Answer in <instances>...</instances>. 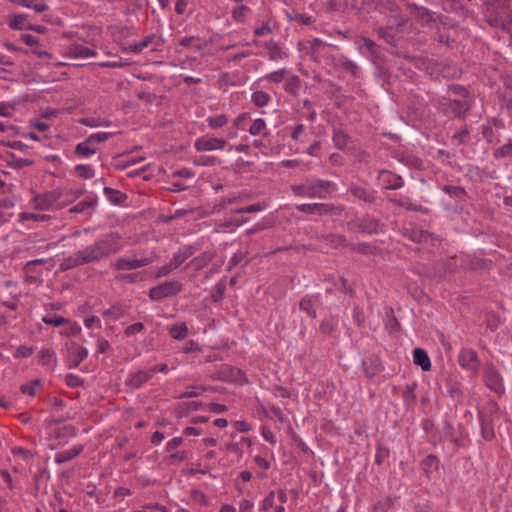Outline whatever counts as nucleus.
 <instances>
[{
  "label": "nucleus",
  "mask_w": 512,
  "mask_h": 512,
  "mask_svg": "<svg viewBox=\"0 0 512 512\" xmlns=\"http://www.w3.org/2000/svg\"><path fill=\"white\" fill-rule=\"evenodd\" d=\"M122 248V239L119 234L103 235L93 244L65 257L60 264V270L67 271L86 264L100 262L110 255L118 253Z\"/></svg>",
  "instance_id": "f257e3e1"
},
{
  "label": "nucleus",
  "mask_w": 512,
  "mask_h": 512,
  "mask_svg": "<svg viewBox=\"0 0 512 512\" xmlns=\"http://www.w3.org/2000/svg\"><path fill=\"white\" fill-rule=\"evenodd\" d=\"M297 210L300 212L322 215L329 213L332 210V206L325 203L301 204L297 206Z\"/></svg>",
  "instance_id": "a211bd4d"
},
{
  "label": "nucleus",
  "mask_w": 512,
  "mask_h": 512,
  "mask_svg": "<svg viewBox=\"0 0 512 512\" xmlns=\"http://www.w3.org/2000/svg\"><path fill=\"white\" fill-rule=\"evenodd\" d=\"M170 336L175 340H183L188 336L189 330L185 323L175 324L168 329Z\"/></svg>",
  "instance_id": "7c9ffc66"
},
{
  "label": "nucleus",
  "mask_w": 512,
  "mask_h": 512,
  "mask_svg": "<svg viewBox=\"0 0 512 512\" xmlns=\"http://www.w3.org/2000/svg\"><path fill=\"white\" fill-rule=\"evenodd\" d=\"M390 450L388 447L384 446L381 443H378L376 446V454H375V463L380 466L383 462L389 458Z\"/></svg>",
  "instance_id": "49530a36"
},
{
  "label": "nucleus",
  "mask_w": 512,
  "mask_h": 512,
  "mask_svg": "<svg viewBox=\"0 0 512 512\" xmlns=\"http://www.w3.org/2000/svg\"><path fill=\"white\" fill-rule=\"evenodd\" d=\"M389 201L391 203H393L394 205H397L399 207H403V208H406L408 210H412V211H417L418 208L417 206H415L409 197L407 196H394V197H390L389 198Z\"/></svg>",
  "instance_id": "a19ab883"
},
{
  "label": "nucleus",
  "mask_w": 512,
  "mask_h": 512,
  "mask_svg": "<svg viewBox=\"0 0 512 512\" xmlns=\"http://www.w3.org/2000/svg\"><path fill=\"white\" fill-rule=\"evenodd\" d=\"M411 7L414 8V16L422 24H428L433 21V15L427 8L417 5H411Z\"/></svg>",
  "instance_id": "72a5a7b5"
},
{
  "label": "nucleus",
  "mask_w": 512,
  "mask_h": 512,
  "mask_svg": "<svg viewBox=\"0 0 512 512\" xmlns=\"http://www.w3.org/2000/svg\"><path fill=\"white\" fill-rule=\"evenodd\" d=\"M11 2L25 8L33 9L37 13L48 10V5L45 0H11Z\"/></svg>",
  "instance_id": "4be33fe9"
},
{
  "label": "nucleus",
  "mask_w": 512,
  "mask_h": 512,
  "mask_svg": "<svg viewBox=\"0 0 512 512\" xmlns=\"http://www.w3.org/2000/svg\"><path fill=\"white\" fill-rule=\"evenodd\" d=\"M153 39L154 35H148L140 42L131 44L123 48V51L138 54L142 52L145 48H147L152 43Z\"/></svg>",
  "instance_id": "c756f323"
},
{
  "label": "nucleus",
  "mask_w": 512,
  "mask_h": 512,
  "mask_svg": "<svg viewBox=\"0 0 512 512\" xmlns=\"http://www.w3.org/2000/svg\"><path fill=\"white\" fill-rule=\"evenodd\" d=\"M34 353V349L31 346L21 345L19 346L14 354L15 358H27Z\"/></svg>",
  "instance_id": "e2e57ef3"
},
{
  "label": "nucleus",
  "mask_w": 512,
  "mask_h": 512,
  "mask_svg": "<svg viewBox=\"0 0 512 512\" xmlns=\"http://www.w3.org/2000/svg\"><path fill=\"white\" fill-rule=\"evenodd\" d=\"M33 164L32 160L25 159V158H19L14 155H12V161L9 163L10 167L15 169H21L27 166H31Z\"/></svg>",
  "instance_id": "5fc2aeb1"
},
{
  "label": "nucleus",
  "mask_w": 512,
  "mask_h": 512,
  "mask_svg": "<svg viewBox=\"0 0 512 512\" xmlns=\"http://www.w3.org/2000/svg\"><path fill=\"white\" fill-rule=\"evenodd\" d=\"M248 12H249L248 7H246L244 5H240V6L235 7L232 10V17L234 20L241 22V21H243V19L245 18V16L247 15Z\"/></svg>",
  "instance_id": "052dcab7"
},
{
  "label": "nucleus",
  "mask_w": 512,
  "mask_h": 512,
  "mask_svg": "<svg viewBox=\"0 0 512 512\" xmlns=\"http://www.w3.org/2000/svg\"><path fill=\"white\" fill-rule=\"evenodd\" d=\"M487 22L505 31L512 30V1L496 0L492 2L485 14Z\"/></svg>",
  "instance_id": "f03ea898"
},
{
  "label": "nucleus",
  "mask_w": 512,
  "mask_h": 512,
  "mask_svg": "<svg viewBox=\"0 0 512 512\" xmlns=\"http://www.w3.org/2000/svg\"><path fill=\"white\" fill-rule=\"evenodd\" d=\"M218 162V158L216 156H208V155H202V156H199L196 160H195V163L197 165H201V166H212L214 164H216Z\"/></svg>",
  "instance_id": "0e129e2a"
},
{
  "label": "nucleus",
  "mask_w": 512,
  "mask_h": 512,
  "mask_svg": "<svg viewBox=\"0 0 512 512\" xmlns=\"http://www.w3.org/2000/svg\"><path fill=\"white\" fill-rule=\"evenodd\" d=\"M191 454H192L191 451H187V450L176 451V452L170 454L166 458V461L168 464L173 465L175 463L182 462V461L189 459L191 457Z\"/></svg>",
  "instance_id": "c03bdc74"
},
{
  "label": "nucleus",
  "mask_w": 512,
  "mask_h": 512,
  "mask_svg": "<svg viewBox=\"0 0 512 512\" xmlns=\"http://www.w3.org/2000/svg\"><path fill=\"white\" fill-rule=\"evenodd\" d=\"M227 140L224 138L214 137L212 135H204L197 138L194 142V148L198 152H208L215 150H223L227 146Z\"/></svg>",
  "instance_id": "423d86ee"
},
{
  "label": "nucleus",
  "mask_w": 512,
  "mask_h": 512,
  "mask_svg": "<svg viewBox=\"0 0 512 512\" xmlns=\"http://www.w3.org/2000/svg\"><path fill=\"white\" fill-rule=\"evenodd\" d=\"M29 25L25 14H14L9 17V26L14 30H27Z\"/></svg>",
  "instance_id": "c85d7f7f"
},
{
  "label": "nucleus",
  "mask_w": 512,
  "mask_h": 512,
  "mask_svg": "<svg viewBox=\"0 0 512 512\" xmlns=\"http://www.w3.org/2000/svg\"><path fill=\"white\" fill-rule=\"evenodd\" d=\"M214 258V253L210 251L203 252L202 254L194 257L189 265L196 271L206 267Z\"/></svg>",
  "instance_id": "b1692460"
},
{
  "label": "nucleus",
  "mask_w": 512,
  "mask_h": 512,
  "mask_svg": "<svg viewBox=\"0 0 512 512\" xmlns=\"http://www.w3.org/2000/svg\"><path fill=\"white\" fill-rule=\"evenodd\" d=\"M251 136H266L268 135L267 124L264 119L257 118L251 122L248 128Z\"/></svg>",
  "instance_id": "a878e982"
},
{
  "label": "nucleus",
  "mask_w": 512,
  "mask_h": 512,
  "mask_svg": "<svg viewBox=\"0 0 512 512\" xmlns=\"http://www.w3.org/2000/svg\"><path fill=\"white\" fill-rule=\"evenodd\" d=\"M97 152V149L92 147L90 143H87V140H84L78 143L75 146L74 153L76 156L80 158H89Z\"/></svg>",
  "instance_id": "cd10ccee"
},
{
  "label": "nucleus",
  "mask_w": 512,
  "mask_h": 512,
  "mask_svg": "<svg viewBox=\"0 0 512 512\" xmlns=\"http://www.w3.org/2000/svg\"><path fill=\"white\" fill-rule=\"evenodd\" d=\"M393 505L394 500L391 497H386L374 504L372 512H387Z\"/></svg>",
  "instance_id": "09e8293b"
},
{
  "label": "nucleus",
  "mask_w": 512,
  "mask_h": 512,
  "mask_svg": "<svg viewBox=\"0 0 512 512\" xmlns=\"http://www.w3.org/2000/svg\"><path fill=\"white\" fill-rule=\"evenodd\" d=\"M332 141H333L334 146L337 149L343 150V149L346 148V146L349 143V136H348L347 133H345L342 130L334 129L333 130Z\"/></svg>",
  "instance_id": "2f4dec72"
},
{
  "label": "nucleus",
  "mask_w": 512,
  "mask_h": 512,
  "mask_svg": "<svg viewBox=\"0 0 512 512\" xmlns=\"http://www.w3.org/2000/svg\"><path fill=\"white\" fill-rule=\"evenodd\" d=\"M104 194L109 199V201L114 204H122L127 198V196L121 191L110 187L104 188Z\"/></svg>",
  "instance_id": "ea45409f"
},
{
  "label": "nucleus",
  "mask_w": 512,
  "mask_h": 512,
  "mask_svg": "<svg viewBox=\"0 0 512 512\" xmlns=\"http://www.w3.org/2000/svg\"><path fill=\"white\" fill-rule=\"evenodd\" d=\"M216 375V380L229 382L232 384H243L246 381L244 374L239 368L228 364L220 365Z\"/></svg>",
  "instance_id": "6e6552de"
},
{
  "label": "nucleus",
  "mask_w": 512,
  "mask_h": 512,
  "mask_svg": "<svg viewBox=\"0 0 512 512\" xmlns=\"http://www.w3.org/2000/svg\"><path fill=\"white\" fill-rule=\"evenodd\" d=\"M182 284L177 280L165 281L159 285L152 287L149 290V298L153 301H160L162 299L174 296L181 292Z\"/></svg>",
  "instance_id": "39448f33"
},
{
  "label": "nucleus",
  "mask_w": 512,
  "mask_h": 512,
  "mask_svg": "<svg viewBox=\"0 0 512 512\" xmlns=\"http://www.w3.org/2000/svg\"><path fill=\"white\" fill-rule=\"evenodd\" d=\"M66 327L60 332V334L62 336H65V337H72V336H78L81 334V327L79 324L77 323H68V324H65Z\"/></svg>",
  "instance_id": "603ef678"
},
{
  "label": "nucleus",
  "mask_w": 512,
  "mask_h": 512,
  "mask_svg": "<svg viewBox=\"0 0 512 512\" xmlns=\"http://www.w3.org/2000/svg\"><path fill=\"white\" fill-rule=\"evenodd\" d=\"M353 321L357 324V326H362L365 322V314L362 308L359 305H355L352 312Z\"/></svg>",
  "instance_id": "4d7b16f0"
},
{
  "label": "nucleus",
  "mask_w": 512,
  "mask_h": 512,
  "mask_svg": "<svg viewBox=\"0 0 512 512\" xmlns=\"http://www.w3.org/2000/svg\"><path fill=\"white\" fill-rule=\"evenodd\" d=\"M439 459L434 454H429L420 463L421 469L429 476L432 471L438 470Z\"/></svg>",
  "instance_id": "bb28decb"
},
{
  "label": "nucleus",
  "mask_w": 512,
  "mask_h": 512,
  "mask_svg": "<svg viewBox=\"0 0 512 512\" xmlns=\"http://www.w3.org/2000/svg\"><path fill=\"white\" fill-rule=\"evenodd\" d=\"M304 132H305V126L301 123L296 124L292 128L291 138L296 142H302L303 141L302 136L304 135Z\"/></svg>",
  "instance_id": "338daca9"
},
{
  "label": "nucleus",
  "mask_w": 512,
  "mask_h": 512,
  "mask_svg": "<svg viewBox=\"0 0 512 512\" xmlns=\"http://www.w3.org/2000/svg\"><path fill=\"white\" fill-rule=\"evenodd\" d=\"M63 56L71 59H86L96 57L97 51L84 46L81 42L75 41L65 47Z\"/></svg>",
  "instance_id": "1a4fd4ad"
},
{
  "label": "nucleus",
  "mask_w": 512,
  "mask_h": 512,
  "mask_svg": "<svg viewBox=\"0 0 512 512\" xmlns=\"http://www.w3.org/2000/svg\"><path fill=\"white\" fill-rule=\"evenodd\" d=\"M77 428L73 425H65L61 428H58L55 432L57 438L63 437H75L77 435Z\"/></svg>",
  "instance_id": "8fccbe9b"
},
{
  "label": "nucleus",
  "mask_w": 512,
  "mask_h": 512,
  "mask_svg": "<svg viewBox=\"0 0 512 512\" xmlns=\"http://www.w3.org/2000/svg\"><path fill=\"white\" fill-rule=\"evenodd\" d=\"M485 379L487 381V384H497L498 382L502 381L499 378L497 371L493 367L486 368Z\"/></svg>",
  "instance_id": "13d9d810"
},
{
  "label": "nucleus",
  "mask_w": 512,
  "mask_h": 512,
  "mask_svg": "<svg viewBox=\"0 0 512 512\" xmlns=\"http://www.w3.org/2000/svg\"><path fill=\"white\" fill-rule=\"evenodd\" d=\"M38 363L48 370H53L57 364L55 351L51 348H42L38 353Z\"/></svg>",
  "instance_id": "2eb2a0df"
},
{
  "label": "nucleus",
  "mask_w": 512,
  "mask_h": 512,
  "mask_svg": "<svg viewBox=\"0 0 512 512\" xmlns=\"http://www.w3.org/2000/svg\"><path fill=\"white\" fill-rule=\"evenodd\" d=\"M295 196L307 198H325V196L336 190V184L332 181L315 179L305 183L291 185Z\"/></svg>",
  "instance_id": "7ed1b4c3"
},
{
  "label": "nucleus",
  "mask_w": 512,
  "mask_h": 512,
  "mask_svg": "<svg viewBox=\"0 0 512 512\" xmlns=\"http://www.w3.org/2000/svg\"><path fill=\"white\" fill-rule=\"evenodd\" d=\"M512 155V140H509L503 146L499 147L494 151V158L501 159Z\"/></svg>",
  "instance_id": "3c124183"
},
{
  "label": "nucleus",
  "mask_w": 512,
  "mask_h": 512,
  "mask_svg": "<svg viewBox=\"0 0 512 512\" xmlns=\"http://www.w3.org/2000/svg\"><path fill=\"white\" fill-rule=\"evenodd\" d=\"M459 365L468 371L476 372L480 366V360L475 350L463 348L458 356Z\"/></svg>",
  "instance_id": "f8f14e48"
},
{
  "label": "nucleus",
  "mask_w": 512,
  "mask_h": 512,
  "mask_svg": "<svg viewBox=\"0 0 512 512\" xmlns=\"http://www.w3.org/2000/svg\"><path fill=\"white\" fill-rule=\"evenodd\" d=\"M42 321L45 324L53 326V327H59V326L69 323V319L64 318L62 316H58V315H45L42 318Z\"/></svg>",
  "instance_id": "de8ad7c7"
},
{
  "label": "nucleus",
  "mask_w": 512,
  "mask_h": 512,
  "mask_svg": "<svg viewBox=\"0 0 512 512\" xmlns=\"http://www.w3.org/2000/svg\"><path fill=\"white\" fill-rule=\"evenodd\" d=\"M195 253V248L193 246H184L180 248L170 260V266L177 269L180 265H182L188 258H190Z\"/></svg>",
  "instance_id": "f3484780"
},
{
  "label": "nucleus",
  "mask_w": 512,
  "mask_h": 512,
  "mask_svg": "<svg viewBox=\"0 0 512 512\" xmlns=\"http://www.w3.org/2000/svg\"><path fill=\"white\" fill-rule=\"evenodd\" d=\"M153 379V370L151 368L138 370L130 374L129 380L126 384H145L146 382Z\"/></svg>",
  "instance_id": "5701e85b"
},
{
  "label": "nucleus",
  "mask_w": 512,
  "mask_h": 512,
  "mask_svg": "<svg viewBox=\"0 0 512 512\" xmlns=\"http://www.w3.org/2000/svg\"><path fill=\"white\" fill-rule=\"evenodd\" d=\"M96 205V201L92 198H86L80 202H78L76 205H74L71 209V213H83L86 210L94 207Z\"/></svg>",
  "instance_id": "a18cd8bd"
},
{
  "label": "nucleus",
  "mask_w": 512,
  "mask_h": 512,
  "mask_svg": "<svg viewBox=\"0 0 512 512\" xmlns=\"http://www.w3.org/2000/svg\"><path fill=\"white\" fill-rule=\"evenodd\" d=\"M252 103L259 108L267 106L271 101V96L264 91H255L251 95Z\"/></svg>",
  "instance_id": "58836bf2"
},
{
  "label": "nucleus",
  "mask_w": 512,
  "mask_h": 512,
  "mask_svg": "<svg viewBox=\"0 0 512 512\" xmlns=\"http://www.w3.org/2000/svg\"><path fill=\"white\" fill-rule=\"evenodd\" d=\"M269 59L277 61L287 57V54L282 50L278 43L270 42L267 44Z\"/></svg>",
  "instance_id": "4c0bfd02"
},
{
  "label": "nucleus",
  "mask_w": 512,
  "mask_h": 512,
  "mask_svg": "<svg viewBox=\"0 0 512 512\" xmlns=\"http://www.w3.org/2000/svg\"><path fill=\"white\" fill-rule=\"evenodd\" d=\"M116 134L117 132H97L89 135L85 140H87V143H90L91 145L93 143H103Z\"/></svg>",
  "instance_id": "79ce46f5"
},
{
  "label": "nucleus",
  "mask_w": 512,
  "mask_h": 512,
  "mask_svg": "<svg viewBox=\"0 0 512 512\" xmlns=\"http://www.w3.org/2000/svg\"><path fill=\"white\" fill-rule=\"evenodd\" d=\"M246 221H247V219L239 220V219L230 218L228 220H225L222 224H220L219 228L230 229L231 231H233L234 229L243 225Z\"/></svg>",
  "instance_id": "6e6d98bb"
},
{
  "label": "nucleus",
  "mask_w": 512,
  "mask_h": 512,
  "mask_svg": "<svg viewBox=\"0 0 512 512\" xmlns=\"http://www.w3.org/2000/svg\"><path fill=\"white\" fill-rule=\"evenodd\" d=\"M75 171L83 179H91L95 176V170L89 164H78L75 166Z\"/></svg>",
  "instance_id": "37998d69"
},
{
  "label": "nucleus",
  "mask_w": 512,
  "mask_h": 512,
  "mask_svg": "<svg viewBox=\"0 0 512 512\" xmlns=\"http://www.w3.org/2000/svg\"><path fill=\"white\" fill-rule=\"evenodd\" d=\"M144 329H145L144 324L141 322H137V323L127 326L124 330V334L127 337H131L137 333L142 332Z\"/></svg>",
  "instance_id": "680f3d73"
},
{
  "label": "nucleus",
  "mask_w": 512,
  "mask_h": 512,
  "mask_svg": "<svg viewBox=\"0 0 512 512\" xmlns=\"http://www.w3.org/2000/svg\"><path fill=\"white\" fill-rule=\"evenodd\" d=\"M499 410L498 404L494 401L488 403L487 408L478 410V417L481 425V434L485 440L491 441L495 438L493 414Z\"/></svg>",
  "instance_id": "20e7f679"
},
{
  "label": "nucleus",
  "mask_w": 512,
  "mask_h": 512,
  "mask_svg": "<svg viewBox=\"0 0 512 512\" xmlns=\"http://www.w3.org/2000/svg\"><path fill=\"white\" fill-rule=\"evenodd\" d=\"M78 123L90 128L108 127L111 125V122L108 120L94 117L80 118L78 119Z\"/></svg>",
  "instance_id": "c9c22d12"
},
{
  "label": "nucleus",
  "mask_w": 512,
  "mask_h": 512,
  "mask_svg": "<svg viewBox=\"0 0 512 512\" xmlns=\"http://www.w3.org/2000/svg\"><path fill=\"white\" fill-rule=\"evenodd\" d=\"M266 208L265 204L255 203L247 207L235 210V213H255L263 211Z\"/></svg>",
  "instance_id": "69168bd1"
},
{
  "label": "nucleus",
  "mask_w": 512,
  "mask_h": 512,
  "mask_svg": "<svg viewBox=\"0 0 512 512\" xmlns=\"http://www.w3.org/2000/svg\"><path fill=\"white\" fill-rule=\"evenodd\" d=\"M83 450V445H76L69 450L60 451L55 456V462L57 464H64L80 455Z\"/></svg>",
  "instance_id": "6ab92c4d"
},
{
  "label": "nucleus",
  "mask_w": 512,
  "mask_h": 512,
  "mask_svg": "<svg viewBox=\"0 0 512 512\" xmlns=\"http://www.w3.org/2000/svg\"><path fill=\"white\" fill-rule=\"evenodd\" d=\"M129 311V304L117 301L111 304V306L108 307L107 309H104L101 312V315L106 322H115L124 318L129 313Z\"/></svg>",
  "instance_id": "9b49d317"
},
{
  "label": "nucleus",
  "mask_w": 512,
  "mask_h": 512,
  "mask_svg": "<svg viewBox=\"0 0 512 512\" xmlns=\"http://www.w3.org/2000/svg\"><path fill=\"white\" fill-rule=\"evenodd\" d=\"M447 109L456 117H461L470 109L466 100H449Z\"/></svg>",
  "instance_id": "412c9836"
},
{
  "label": "nucleus",
  "mask_w": 512,
  "mask_h": 512,
  "mask_svg": "<svg viewBox=\"0 0 512 512\" xmlns=\"http://www.w3.org/2000/svg\"><path fill=\"white\" fill-rule=\"evenodd\" d=\"M49 218L48 215L45 214H35L29 212H23L19 214V221H46Z\"/></svg>",
  "instance_id": "864d4df0"
},
{
  "label": "nucleus",
  "mask_w": 512,
  "mask_h": 512,
  "mask_svg": "<svg viewBox=\"0 0 512 512\" xmlns=\"http://www.w3.org/2000/svg\"><path fill=\"white\" fill-rule=\"evenodd\" d=\"M380 179L383 182L385 189H399L403 186V179L390 171H382L380 173Z\"/></svg>",
  "instance_id": "dca6fc26"
},
{
  "label": "nucleus",
  "mask_w": 512,
  "mask_h": 512,
  "mask_svg": "<svg viewBox=\"0 0 512 512\" xmlns=\"http://www.w3.org/2000/svg\"><path fill=\"white\" fill-rule=\"evenodd\" d=\"M338 325V318L335 316H329L323 319L320 323L319 329L321 333L330 335Z\"/></svg>",
  "instance_id": "e433bc0d"
},
{
  "label": "nucleus",
  "mask_w": 512,
  "mask_h": 512,
  "mask_svg": "<svg viewBox=\"0 0 512 512\" xmlns=\"http://www.w3.org/2000/svg\"><path fill=\"white\" fill-rule=\"evenodd\" d=\"M61 196L62 192L59 189L36 194L32 199V204L36 210L46 211L51 209Z\"/></svg>",
  "instance_id": "0eeeda50"
},
{
  "label": "nucleus",
  "mask_w": 512,
  "mask_h": 512,
  "mask_svg": "<svg viewBox=\"0 0 512 512\" xmlns=\"http://www.w3.org/2000/svg\"><path fill=\"white\" fill-rule=\"evenodd\" d=\"M251 122V116L248 112L240 113L234 118L232 125L236 130L248 131L249 123Z\"/></svg>",
  "instance_id": "f704fd0d"
},
{
  "label": "nucleus",
  "mask_w": 512,
  "mask_h": 512,
  "mask_svg": "<svg viewBox=\"0 0 512 512\" xmlns=\"http://www.w3.org/2000/svg\"><path fill=\"white\" fill-rule=\"evenodd\" d=\"M320 304V296L317 294L313 295H305L299 303V308L303 312H305L309 317L316 318L317 311L316 308Z\"/></svg>",
  "instance_id": "4468645a"
},
{
  "label": "nucleus",
  "mask_w": 512,
  "mask_h": 512,
  "mask_svg": "<svg viewBox=\"0 0 512 512\" xmlns=\"http://www.w3.org/2000/svg\"><path fill=\"white\" fill-rule=\"evenodd\" d=\"M189 413L186 402H179L174 408V414L177 418L186 417Z\"/></svg>",
  "instance_id": "774afa93"
},
{
  "label": "nucleus",
  "mask_w": 512,
  "mask_h": 512,
  "mask_svg": "<svg viewBox=\"0 0 512 512\" xmlns=\"http://www.w3.org/2000/svg\"><path fill=\"white\" fill-rule=\"evenodd\" d=\"M414 363L420 366L424 371H428L431 367L430 358L427 352L421 348H415L413 352Z\"/></svg>",
  "instance_id": "393cba45"
},
{
  "label": "nucleus",
  "mask_w": 512,
  "mask_h": 512,
  "mask_svg": "<svg viewBox=\"0 0 512 512\" xmlns=\"http://www.w3.org/2000/svg\"><path fill=\"white\" fill-rule=\"evenodd\" d=\"M285 74L286 70L280 69L267 74L266 76H264V79L269 82L280 83L283 80Z\"/></svg>",
  "instance_id": "bf43d9fd"
},
{
  "label": "nucleus",
  "mask_w": 512,
  "mask_h": 512,
  "mask_svg": "<svg viewBox=\"0 0 512 512\" xmlns=\"http://www.w3.org/2000/svg\"><path fill=\"white\" fill-rule=\"evenodd\" d=\"M152 263V259L149 257L143 258H130V257H120L118 258L112 266L116 270H134Z\"/></svg>",
  "instance_id": "ddd939ff"
},
{
  "label": "nucleus",
  "mask_w": 512,
  "mask_h": 512,
  "mask_svg": "<svg viewBox=\"0 0 512 512\" xmlns=\"http://www.w3.org/2000/svg\"><path fill=\"white\" fill-rule=\"evenodd\" d=\"M65 347L69 367H77L88 356V350L76 342L66 343Z\"/></svg>",
  "instance_id": "9d476101"
},
{
  "label": "nucleus",
  "mask_w": 512,
  "mask_h": 512,
  "mask_svg": "<svg viewBox=\"0 0 512 512\" xmlns=\"http://www.w3.org/2000/svg\"><path fill=\"white\" fill-rule=\"evenodd\" d=\"M207 125L210 129L216 130L219 128H223L229 122V118L225 114H219L214 116H209L206 119Z\"/></svg>",
  "instance_id": "473e14b6"
},
{
  "label": "nucleus",
  "mask_w": 512,
  "mask_h": 512,
  "mask_svg": "<svg viewBox=\"0 0 512 512\" xmlns=\"http://www.w3.org/2000/svg\"><path fill=\"white\" fill-rule=\"evenodd\" d=\"M350 192L353 196H355L356 198L363 200L365 202L371 203L375 200L374 193L362 185H358V184L351 185Z\"/></svg>",
  "instance_id": "aec40b11"
}]
</instances>
